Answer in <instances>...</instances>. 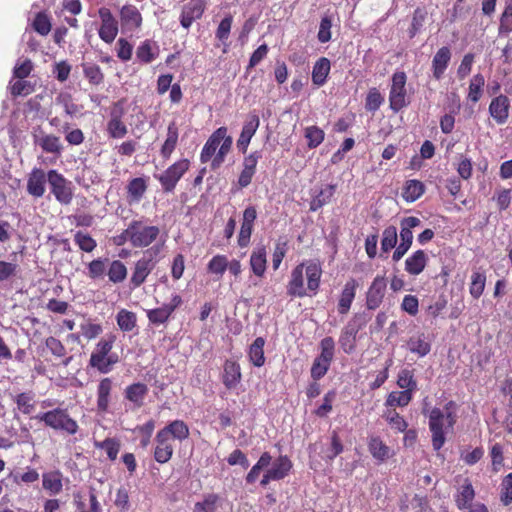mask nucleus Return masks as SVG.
I'll return each instance as SVG.
<instances>
[{
	"mask_svg": "<svg viewBox=\"0 0 512 512\" xmlns=\"http://www.w3.org/2000/svg\"><path fill=\"white\" fill-rule=\"evenodd\" d=\"M322 276V268L319 263L309 262L298 264L291 271L290 279L286 286L288 296L303 298L307 295H316Z\"/></svg>",
	"mask_w": 512,
	"mask_h": 512,
	"instance_id": "obj_1",
	"label": "nucleus"
},
{
	"mask_svg": "<svg viewBox=\"0 0 512 512\" xmlns=\"http://www.w3.org/2000/svg\"><path fill=\"white\" fill-rule=\"evenodd\" d=\"M233 139L227 134V128H217L204 144L201 153V163L211 161V169H218L225 161L227 154L232 148Z\"/></svg>",
	"mask_w": 512,
	"mask_h": 512,
	"instance_id": "obj_2",
	"label": "nucleus"
},
{
	"mask_svg": "<svg viewBox=\"0 0 512 512\" xmlns=\"http://www.w3.org/2000/svg\"><path fill=\"white\" fill-rule=\"evenodd\" d=\"M233 139L227 134V128H217L204 144L201 153V163L211 161V169H218L225 161L227 154L232 148Z\"/></svg>",
	"mask_w": 512,
	"mask_h": 512,
	"instance_id": "obj_3",
	"label": "nucleus"
},
{
	"mask_svg": "<svg viewBox=\"0 0 512 512\" xmlns=\"http://www.w3.org/2000/svg\"><path fill=\"white\" fill-rule=\"evenodd\" d=\"M233 139L227 134V128H217L204 144L201 153V163L211 161V169H218L225 161L227 154L232 148Z\"/></svg>",
	"mask_w": 512,
	"mask_h": 512,
	"instance_id": "obj_4",
	"label": "nucleus"
},
{
	"mask_svg": "<svg viewBox=\"0 0 512 512\" xmlns=\"http://www.w3.org/2000/svg\"><path fill=\"white\" fill-rule=\"evenodd\" d=\"M456 403L449 401L444 406V411L440 408H433L429 414V429L432 434V446L435 451H439L445 441L446 433L452 430L457 416L455 414Z\"/></svg>",
	"mask_w": 512,
	"mask_h": 512,
	"instance_id": "obj_5",
	"label": "nucleus"
},
{
	"mask_svg": "<svg viewBox=\"0 0 512 512\" xmlns=\"http://www.w3.org/2000/svg\"><path fill=\"white\" fill-rule=\"evenodd\" d=\"M35 419L42 422L45 427L63 435L74 436L80 431L77 420L64 407H56L40 412L35 416Z\"/></svg>",
	"mask_w": 512,
	"mask_h": 512,
	"instance_id": "obj_6",
	"label": "nucleus"
},
{
	"mask_svg": "<svg viewBox=\"0 0 512 512\" xmlns=\"http://www.w3.org/2000/svg\"><path fill=\"white\" fill-rule=\"evenodd\" d=\"M116 338L113 333L107 334L97 342L90 355L89 366L101 374L110 373L119 362V356L112 352Z\"/></svg>",
	"mask_w": 512,
	"mask_h": 512,
	"instance_id": "obj_7",
	"label": "nucleus"
},
{
	"mask_svg": "<svg viewBox=\"0 0 512 512\" xmlns=\"http://www.w3.org/2000/svg\"><path fill=\"white\" fill-rule=\"evenodd\" d=\"M129 233L133 247L145 248L158 238L160 229L157 226L146 225L142 220L134 219L128 225L127 234Z\"/></svg>",
	"mask_w": 512,
	"mask_h": 512,
	"instance_id": "obj_8",
	"label": "nucleus"
},
{
	"mask_svg": "<svg viewBox=\"0 0 512 512\" xmlns=\"http://www.w3.org/2000/svg\"><path fill=\"white\" fill-rule=\"evenodd\" d=\"M190 161L186 158L180 159L170 165L162 174L157 176L164 192H173L179 180L189 170Z\"/></svg>",
	"mask_w": 512,
	"mask_h": 512,
	"instance_id": "obj_9",
	"label": "nucleus"
},
{
	"mask_svg": "<svg viewBox=\"0 0 512 512\" xmlns=\"http://www.w3.org/2000/svg\"><path fill=\"white\" fill-rule=\"evenodd\" d=\"M47 181L56 200L63 205H69L73 199L71 182L57 170L48 171Z\"/></svg>",
	"mask_w": 512,
	"mask_h": 512,
	"instance_id": "obj_10",
	"label": "nucleus"
},
{
	"mask_svg": "<svg viewBox=\"0 0 512 512\" xmlns=\"http://www.w3.org/2000/svg\"><path fill=\"white\" fill-rule=\"evenodd\" d=\"M406 81L407 76L405 72L398 71L392 75V83L389 92V104L391 110L399 112L408 105L406 101Z\"/></svg>",
	"mask_w": 512,
	"mask_h": 512,
	"instance_id": "obj_11",
	"label": "nucleus"
},
{
	"mask_svg": "<svg viewBox=\"0 0 512 512\" xmlns=\"http://www.w3.org/2000/svg\"><path fill=\"white\" fill-rule=\"evenodd\" d=\"M421 221L419 218L415 216L405 217L401 220V230H400V244L396 247L393 252L392 259L395 262H398L410 249L413 242V233L412 229L419 226Z\"/></svg>",
	"mask_w": 512,
	"mask_h": 512,
	"instance_id": "obj_12",
	"label": "nucleus"
},
{
	"mask_svg": "<svg viewBox=\"0 0 512 512\" xmlns=\"http://www.w3.org/2000/svg\"><path fill=\"white\" fill-rule=\"evenodd\" d=\"M98 16L101 21L98 29L99 38L107 44L113 43L119 32V23L116 17L107 7H100Z\"/></svg>",
	"mask_w": 512,
	"mask_h": 512,
	"instance_id": "obj_13",
	"label": "nucleus"
},
{
	"mask_svg": "<svg viewBox=\"0 0 512 512\" xmlns=\"http://www.w3.org/2000/svg\"><path fill=\"white\" fill-rule=\"evenodd\" d=\"M183 303L182 297L174 293L169 303L163 304L161 307L149 309L146 311V316L150 324L159 326L168 322L174 311L179 308Z\"/></svg>",
	"mask_w": 512,
	"mask_h": 512,
	"instance_id": "obj_14",
	"label": "nucleus"
},
{
	"mask_svg": "<svg viewBox=\"0 0 512 512\" xmlns=\"http://www.w3.org/2000/svg\"><path fill=\"white\" fill-rule=\"evenodd\" d=\"M73 505L76 512H102L96 489L92 486L88 490L73 492Z\"/></svg>",
	"mask_w": 512,
	"mask_h": 512,
	"instance_id": "obj_15",
	"label": "nucleus"
},
{
	"mask_svg": "<svg viewBox=\"0 0 512 512\" xmlns=\"http://www.w3.org/2000/svg\"><path fill=\"white\" fill-rule=\"evenodd\" d=\"M257 219V210L253 205L247 206L242 214L240 231L238 233L237 244L245 248L250 244L251 236L254 230V224Z\"/></svg>",
	"mask_w": 512,
	"mask_h": 512,
	"instance_id": "obj_16",
	"label": "nucleus"
},
{
	"mask_svg": "<svg viewBox=\"0 0 512 512\" xmlns=\"http://www.w3.org/2000/svg\"><path fill=\"white\" fill-rule=\"evenodd\" d=\"M205 9V0H189L181 9L179 17L181 26L185 29H189L194 21L201 19Z\"/></svg>",
	"mask_w": 512,
	"mask_h": 512,
	"instance_id": "obj_17",
	"label": "nucleus"
},
{
	"mask_svg": "<svg viewBox=\"0 0 512 512\" xmlns=\"http://www.w3.org/2000/svg\"><path fill=\"white\" fill-rule=\"evenodd\" d=\"M119 18L123 30L134 32L142 27V14L133 4L123 5L119 10Z\"/></svg>",
	"mask_w": 512,
	"mask_h": 512,
	"instance_id": "obj_18",
	"label": "nucleus"
},
{
	"mask_svg": "<svg viewBox=\"0 0 512 512\" xmlns=\"http://www.w3.org/2000/svg\"><path fill=\"white\" fill-rule=\"evenodd\" d=\"M387 282L384 276L377 275L366 292V307L375 310L383 302L386 293Z\"/></svg>",
	"mask_w": 512,
	"mask_h": 512,
	"instance_id": "obj_19",
	"label": "nucleus"
},
{
	"mask_svg": "<svg viewBox=\"0 0 512 512\" xmlns=\"http://www.w3.org/2000/svg\"><path fill=\"white\" fill-rule=\"evenodd\" d=\"M114 381L110 377L102 378L96 389V406L99 413H107L112 401Z\"/></svg>",
	"mask_w": 512,
	"mask_h": 512,
	"instance_id": "obj_20",
	"label": "nucleus"
},
{
	"mask_svg": "<svg viewBox=\"0 0 512 512\" xmlns=\"http://www.w3.org/2000/svg\"><path fill=\"white\" fill-rule=\"evenodd\" d=\"M123 114L124 110L120 102L115 103L111 111V117L107 123V132L111 138L120 139L127 134V126L122 121Z\"/></svg>",
	"mask_w": 512,
	"mask_h": 512,
	"instance_id": "obj_21",
	"label": "nucleus"
},
{
	"mask_svg": "<svg viewBox=\"0 0 512 512\" xmlns=\"http://www.w3.org/2000/svg\"><path fill=\"white\" fill-rule=\"evenodd\" d=\"M260 158L261 153L259 151H254L244 158L243 168L237 180V186L239 189L246 188L251 184Z\"/></svg>",
	"mask_w": 512,
	"mask_h": 512,
	"instance_id": "obj_22",
	"label": "nucleus"
},
{
	"mask_svg": "<svg viewBox=\"0 0 512 512\" xmlns=\"http://www.w3.org/2000/svg\"><path fill=\"white\" fill-rule=\"evenodd\" d=\"M155 264L151 257L147 258L144 256L137 260L130 278L131 287L134 289L140 287L155 268Z\"/></svg>",
	"mask_w": 512,
	"mask_h": 512,
	"instance_id": "obj_23",
	"label": "nucleus"
},
{
	"mask_svg": "<svg viewBox=\"0 0 512 512\" xmlns=\"http://www.w3.org/2000/svg\"><path fill=\"white\" fill-rule=\"evenodd\" d=\"M260 125L259 116L256 113H250L245 121L240 136L237 140L238 149L245 154L252 137L255 135Z\"/></svg>",
	"mask_w": 512,
	"mask_h": 512,
	"instance_id": "obj_24",
	"label": "nucleus"
},
{
	"mask_svg": "<svg viewBox=\"0 0 512 512\" xmlns=\"http://www.w3.org/2000/svg\"><path fill=\"white\" fill-rule=\"evenodd\" d=\"M34 143L38 145L43 152L54 154L56 157H60L64 146L61 143L59 136L54 134H47L41 131L40 135L33 134Z\"/></svg>",
	"mask_w": 512,
	"mask_h": 512,
	"instance_id": "obj_25",
	"label": "nucleus"
},
{
	"mask_svg": "<svg viewBox=\"0 0 512 512\" xmlns=\"http://www.w3.org/2000/svg\"><path fill=\"white\" fill-rule=\"evenodd\" d=\"M362 326L363 323H356L355 317L343 328L339 338V343L345 353L350 354L355 350L356 336Z\"/></svg>",
	"mask_w": 512,
	"mask_h": 512,
	"instance_id": "obj_26",
	"label": "nucleus"
},
{
	"mask_svg": "<svg viewBox=\"0 0 512 512\" xmlns=\"http://www.w3.org/2000/svg\"><path fill=\"white\" fill-rule=\"evenodd\" d=\"M510 102L507 96L501 94L492 99L489 114L499 125L506 123L509 117Z\"/></svg>",
	"mask_w": 512,
	"mask_h": 512,
	"instance_id": "obj_27",
	"label": "nucleus"
},
{
	"mask_svg": "<svg viewBox=\"0 0 512 512\" xmlns=\"http://www.w3.org/2000/svg\"><path fill=\"white\" fill-rule=\"evenodd\" d=\"M359 287V283L356 279L350 278L346 281L338 301L337 310L341 315H345L350 311L351 305L356 296V290Z\"/></svg>",
	"mask_w": 512,
	"mask_h": 512,
	"instance_id": "obj_28",
	"label": "nucleus"
},
{
	"mask_svg": "<svg viewBox=\"0 0 512 512\" xmlns=\"http://www.w3.org/2000/svg\"><path fill=\"white\" fill-rule=\"evenodd\" d=\"M155 442L154 459L160 464L167 463L172 458L174 452L171 439L165 436L164 433L158 431Z\"/></svg>",
	"mask_w": 512,
	"mask_h": 512,
	"instance_id": "obj_29",
	"label": "nucleus"
},
{
	"mask_svg": "<svg viewBox=\"0 0 512 512\" xmlns=\"http://www.w3.org/2000/svg\"><path fill=\"white\" fill-rule=\"evenodd\" d=\"M451 51L447 46H443L435 53L432 59V75L435 80H441L451 60Z\"/></svg>",
	"mask_w": 512,
	"mask_h": 512,
	"instance_id": "obj_30",
	"label": "nucleus"
},
{
	"mask_svg": "<svg viewBox=\"0 0 512 512\" xmlns=\"http://www.w3.org/2000/svg\"><path fill=\"white\" fill-rule=\"evenodd\" d=\"M367 446L372 457L378 462H385L393 456L392 449L379 436L369 437Z\"/></svg>",
	"mask_w": 512,
	"mask_h": 512,
	"instance_id": "obj_31",
	"label": "nucleus"
},
{
	"mask_svg": "<svg viewBox=\"0 0 512 512\" xmlns=\"http://www.w3.org/2000/svg\"><path fill=\"white\" fill-rule=\"evenodd\" d=\"M179 139V129L176 121H171L167 127V134L164 143L160 148V155L164 160L170 159L175 151Z\"/></svg>",
	"mask_w": 512,
	"mask_h": 512,
	"instance_id": "obj_32",
	"label": "nucleus"
},
{
	"mask_svg": "<svg viewBox=\"0 0 512 512\" xmlns=\"http://www.w3.org/2000/svg\"><path fill=\"white\" fill-rule=\"evenodd\" d=\"M46 175L42 169L34 168L27 181V191L30 195L40 198L45 193Z\"/></svg>",
	"mask_w": 512,
	"mask_h": 512,
	"instance_id": "obj_33",
	"label": "nucleus"
},
{
	"mask_svg": "<svg viewBox=\"0 0 512 512\" xmlns=\"http://www.w3.org/2000/svg\"><path fill=\"white\" fill-rule=\"evenodd\" d=\"M148 386L142 382H136L128 385L124 390L125 399L133 403L136 408L144 404V399L148 394Z\"/></svg>",
	"mask_w": 512,
	"mask_h": 512,
	"instance_id": "obj_34",
	"label": "nucleus"
},
{
	"mask_svg": "<svg viewBox=\"0 0 512 512\" xmlns=\"http://www.w3.org/2000/svg\"><path fill=\"white\" fill-rule=\"evenodd\" d=\"M407 347L411 353L418 357H425L431 351V343L428 336L423 332L411 336L407 341Z\"/></svg>",
	"mask_w": 512,
	"mask_h": 512,
	"instance_id": "obj_35",
	"label": "nucleus"
},
{
	"mask_svg": "<svg viewBox=\"0 0 512 512\" xmlns=\"http://www.w3.org/2000/svg\"><path fill=\"white\" fill-rule=\"evenodd\" d=\"M36 395L32 390L20 392L13 396L12 400L16 405V409L24 414L31 415L36 409Z\"/></svg>",
	"mask_w": 512,
	"mask_h": 512,
	"instance_id": "obj_36",
	"label": "nucleus"
},
{
	"mask_svg": "<svg viewBox=\"0 0 512 512\" xmlns=\"http://www.w3.org/2000/svg\"><path fill=\"white\" fill-rule=\"evenodd\" d=\"M159 431L164 433L171 441L178 440L182 442L190 435L189 427L183 420H174Z\"/></svg>",
	"mask_w": 512,
	"mask_h": 512,
	"instance_id": "obj_37",
	"label": "nucleus"
},
{
	"mask_svg": "<svg viewBox=\"0 0 512 512\" xmlns=\"http://www.w3.org/2000/svg\"><path fill=\"white\" fill-rule=\"evenodd\" d=\"M475 498V490L471 481L466 478L461 486L458 488L455 495V503L459 510L468 509L470 504Z\"/></svg>",
	"mask_w": 512,
	"mask_h": 512,
	"instance_id": "obj_38",
	"label": "nucleus"
},
{
	"mask_svg": "<svg viewBox=\"0 0 512 512\" xmlns=\"http://www.w3.org/2000/svg\"><path fill=\"white\" fill-rule=\"evenodd\" d=\"M240 365L232 360H226L224 363V372L222 376L223 384L227 389H234L241 381Z\"/></svg>",
	"mask_w": 512,
	"mask_h": 512,
	"instance_id": "obj_39",
	"label": "nucleus"
},
{
	"mask_svg": "<svg viewBox=\"0 0 512 512\" xmlns=\"http://www.w3.org/2000/svg\"><path fill=\"white\" fill-rule=\"evenodd\" d=\"M428 256L423 250H417L405 260V270L410 275H419L427 265Z\"/></svg>",
	"mask_w": 512,
	"mask_h": 512,
	"instance_id": "obj_40",
	"label": "nucleus"
},
{
	"mask_svg": "<svg viewBox=\"0 0 512 512\" xmlns=\"http://www.w3.org/2000/svg\"><path fill=\"white\" fill-rule=\"evenodd\" d=\"M147 188L148 183L144 177L131 179L126 186L128 202L138 203L145 195Z\"/></svg>",
	"mask_w": 512,
	"mask_h": 512,
	"instance_id": "obj_41",
	"label": "nucleus"
},
{
	"mask_svg": "<svg viewBox=\"0 0 512 512\" xmlns=\"http://www.w3.org/2000/svg\"><path fill=\"white\" fill-rule=\"evenodd\" d=\"M426 187L420 180L410 179L405 181L402 187V198L407 203H412L418 200L425 193Z\"/></svg>",
	"mask_w": 512,
	"mask_h": 512,
	"instance_id": "obj_42",
	"label": "nucleus"
},
{
	"mask_svg": "<svg viewBox=\"0 0 512 512\" xmlns=\"http://www.w3.org/2000/svg\"><path fill=\"white\" fill-rule=\"evenodd\" d=\"M331 63L326 57L319 58L312 69V82L314 85L321 87L323 86L330 73Z\"/></svg>",
	"mask_w": 512,
	"mask_h": 512,
	"instance_id": "obj_43",
	"label": "nucleus"
},
{
	"mask_svg": "<svg viewBox=\"0 0 512 512\" xmlns=\"http://www.w3.org/2000/svg\"><path fill=\"white\" fill-rule=\"evenodd\" d=\"M267 253L264 246L254 249L250 255V267L252 272L258 276L263 277L266 271Z\"/></svg>",
	"mask_w": 512,
	"mask_h": 512,
	"instance_id": "obj_44",
	"label": "nucleus"
},
{
	"mask_svg": "<svg viewBox=\"0 0 512 512\" xmlns=\"http://www.w3.org/2000/svg\"><path fill=\"white\" fill-rule=\"evenodd\" d=\"M42 486L51 495H57L63 490L62 473L51 471L42 475Z\"/></svg>",
	"mask_w": 512,
	"mask_h": 512,
	"instance_id": "obj_45",
	"label": "nucleus"
},
{
	"mask_svg": "<svg viewBox=\"0 0 512 512\" xmlns=\"http://www.w3.org/2000/svg\"><path fill=\"white\" fill-rule=\"evenodd\" d=\"M158 56V47L147 39L140 43L136 49V58L140 63L149 64Z\"/></svg>",
	"mask_w": 512,
	"mask_h": 512,
	"instance_id": "obj_46",
	"label": "nucleus"
},
{
	"mask_svg": "<svg viewBox=\"0 0 512 512\" xmlns=\"http://www.w3.org/2000/svg\"><path fill=\"white\" fill-rule=\"evenodd\" d=\"M485 86V78L482 74H475L469 82L467 100L476 104L482 97Z\"/></svg>",
	"mask_w": 512,
	"mask_h": 512,
	"instance_id": "obj_47",
	"label": "nucleus"
},
{
	"mask_svg": "<svg viewBox=\"0 0 512 512\" xmlns=\"http://www.w3.org/2000/svg\"><path fill=\"white\" fill-rule=\"evenodd\" d=\"M264 345L265 339L257 337L249 347V360L256 367H262L265 364Z\"/></svg>",
	"mask_w": 512,
	"mask_h": 512,
	"instance_id": "obj_48",
	"label": "nucleus"
},
{
	"mask_svg": "<svg viewBox=\"0 0 512 512\" xmlns=\"http://www.w3.org/2000/svg\"><path fill=\"white\" fill-rule=\"evenodd\" d=\"M45 346L53 356L63 359L62 364L64 366H67L70 363L71 357H66V347L59 339L49 336L45 340Z\"/></svg>",
	"mask_w": 512,
	"mask_h": 512,
	"instance_id": "obj_49",
	"label": "nucleus"
},
{
	"mask_svg": "<svg viewBox=\"0 0 512 512\" xmlns=\"http://www.w3.org/2000/svg\"><path fill=\"white\" fill-rule=\"evenodd\" d=\"M292 462L286 455L279 456L268 471L277 479H284L292 469Z\"/></svg>",
	"mask_w": 512,
	"mask_h": 512,
	"instance_id": "obj_50",
	"label": "nucleus"
},
{
	"mask_svg": "<svg viewBox=\"0 0 512 512\" xmlns=\"http://www.w3.org/2000/svg\"><path fill=\"white\" fill-rule=\"evenodd\" d=\"M486 284L485 272L476 270L471 275V281L469 285V293L474 299H478L484 292Z\"/></svg>",
	"mask_w": 512,
	"mask_h": 512,
	"instance_id": "obj_51",
	"label": "nucleus"
},
{
	"mask_svg": "<svg viewBox=\"0 0 512 512\" xmlns=\"http://www.w3.org/2000/svg\"><path fill=\"white\" fill-rule=\"evenodd\" d=\"M397 385L404 391L414 393L417 390V381L414 377V371L410 369H402L397 376Z\"/></svg>",
	"mask_w": 512,
	"mask_h": 512,
	"instance_id": "obj_52",
	"label": "nucleus"
},
{
	"mask_svg": "<svg viewBox=\"0 0 512 512\" xmlns=\"http://www.w3.org/2000/svg\"><path fill=\"white\" fill-rule=\"evenodd\" d=\"M117 325L123 332H130L136 327L137 317L132 311L121 309L116 315Z\"/></svg>",
	"mask_w": 512,
	"mask_h": 512,
	"instance_id": "obj_53",
	"label": "nucleus"
},
{
	"mask_svg": "<svg viewBox=\"0 0 512 512\" xmlns=\"http://www.w3.org/2000/svg\"><path fill=\"white\" fill-rule=\"evenodd\" d=\"M107 275L110 282L115 284L121 283L127 277V267L122 261L113 260L109 264Z\"/></svg>",
	"mask_w": 512,
	"mask_h": 512,
	"instance_id": "obj_54",
	"label": "nucleus"
},
{
	"mask_svg": "<svg viewBox=\"0 0 512 512\" xmlns=\"http://www.w3.org/2000/svg\"><path fill=\"white\" fill-rule=\"evenodd\" d=\"M83 74L91 85L98 86L104 82V74L97 64L83 63Z\"/></svg>",
	"mask_w": 512,
	"mask_h": 512,
	"instance_id": "obj_55",
	"label": "nucleus"
},
{
	"mask_svg": "<svg viewBox=\"0 0 512 512\" xmlns=\"http://www.w3.org/2000/svg\"><path fill=\"white\" fill-rule=\"evenodd\" d=\"M336 186L333 184L327 185L324 189H322L316 197L312 199L310 202V210L317 211L325 204L331 201V198L334 195Z\"/></svg>",
	"mask_w": 512,
	"mask_h": 512,
	"instance_id": "obj_56",
	"label": "nucleus"
},
{
	"mask_svg": "<svg viewBox=\"0 0 512 512\" xmlns=\"http://www.w3.org/2000/svg\"><path fill=\"white\" fill-rule=\"evenodd\" d=\"M94 445L96 448L105 450L108 458L111 461L117 459L118 453L121 448L120 440L117 438H106L100 442L96 441Z\"/></svg>",
	"mask_w": 512,
	"mask_h": 512,
	"instance_id": "obj_57",
	"label": "nucleus"
},
{
	"mask_svg": "<svg viewBox=\"0 0 512 512\" xmlns=\"http://www.w3.org/2000/svg\"><path fill=\"white\" fill-rule=\"evenodd\" d=\"M412 398L413 394L409 391H393L387 396L385 405L387 407H405L411 402Z\"/></svg>",
	"mask_w": 512,
	"mask_h": 512,
	"instance_id": "obj_58",
	"label": "nucleus"
},
{
	"mask_svg": "<svg viewBox=\"0 0 512 512\" xmlns=\"http://www.w3.org/2000/svg\"><path fill=\"white\" fill-rule=\"evenodd\" d=\"M492 471L498 473L504 467V449L500 443H494L489 450Z\"/></svg>",
	"mask_w": 512,
	"mask_h": 512,
	"instance_id": "obj_59",
	"label": "nucleus"
},
{
	"mask_svg": "<svg viewBox=\"0 0 512 512\" xmlns=\"http://www.w3.org/2000/svg\"><path fill=\"white\" fill-rule=\"evenodd\" d=\"M74 242L80 250L86 253H91L96 247V240L88 233L77 231L74 234Z\"/></svg>",
	"mask_w": 512,
	"mask_h": 512,
	"instance_id": "obj_60",
	"label": "nucleus"
},
{
	"mask_svg": "<svg viewBox=\"0 0 512 512\" xmlns=\"http://www.w3.org/2000/svg\"><path fill=\"white\" fill-rule=\"evenodd\" d=\"M33 29L41 36H46L51 31L50 17L46 12H38L32 23Z\"/></svg>",
	"mask_w": 512,
	"mask_h": 512,
	"instance_id": "obj_61",
	"label": "nucleus"
},
{
	"mask_svg": "<svg viewBox=\"0 0 512 512\" xmlns=\"http://www.w3.org/2000/svg\"><path fill=\"white\" fill-rule=\"evenodd\" d=\"M384 102V97L376 88H370L365 98V109L369 112L377 111Z\"/></svg>",
	"mask_w": 512,
	"mask_h": 512,
	"instance_id": "obj_62",
	"label": "nucleus"
},
{
	"mask_svg": "<svg viewBox=\"0 0 512 512\" xmlns=\"http://www.w3.org/2000/svg\"><path fill=\"white\" fill-rule=\"evenodd\" d=\"M499 32L504 34L512 32V0H506L505 9L500 17Z\"/></svg>",
	"mask_w": 512,
	"mask_h": 512,
	"instance_id": "obj_63",
	"label": "nucleus"
},
{
	"mask_svg": "<svg viewBox=\"0 0 512 512\" xmlns=\"http://www.w3.org/2000/svg\"><path fill=\"white\" fill-rule=\"evenodd\" d=\"M500 486V501L504 506H508L512 503V472L502 479Z\"/></svg>",
	"mask_w": 512,
	"mask_h": 512,
	"instance_id": "obj_64",
	"label": "nucleus"
}]
</instances>
